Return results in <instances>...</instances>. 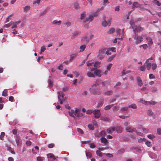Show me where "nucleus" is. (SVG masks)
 Listing matches in <instances>:
<instances>
[{
  "label": "nucleus",
  "mask_w": 161,
  "mask_h": 161,
  "mask_svg": "<svg viewBox=\"0 0 161 161\" xmlns=\"http://www.w3.org/2000/svg\"><path fill=\"white\" fill-rule=\"evenodd\" d=\"M130 25L131 28L133 29L135 35H137L138 32H142L144 30V28L141 25H135V22L133 20L130 21Z\"/></svg>",
  "instance_id": "obj_1"
},
{
  "label": "nucleus",
  "mask_w": 161,
  "mask_h": 161,
  "mask_svg": "<svg viewBox=\"0 0 161 161\" xmlns=\"http://www.w3.org/2000/svg\"><path fill=\"white\" fill-rule=\"evenodd\" d=\"M69 115L75 118V116L77 117H81L83 116V114L81 113L80 110L78 108H75V110L71 109L69 111Z\"/></svg>",
  "instance_id": "obj_2"
},
{
  "label": "nucleus",
  "mask_w": 161,
  "mask_h": 161,
  "mask_svg": "<svg viewBox=\"0 0 161 161\" xmlns=\"http://www.w3.org/2000/svg\"><path fill=\"white\" fill-rule=\"evenodd\" d=\"M103 21L102 23L103 26L105 27L107 25L109 26L110 25L111 21V19H108L106 17V16H104L103 17Z\"/></svg>",
  "instance_id": "obj_3"
},
{
  "label": "nucleus",
  "mask_w": 161,
  "mask_h": 161,
  "mask_svg": "<svg viewBox=\"0 0 161 161\" xmlns=\"http://www.w3.org/2000/svg\"><path fill=\"white\" fill-rule=\"evenodd\" d=\"M91 92L92 94L94 95H99L101 94L102 91L98 88H91Z\"/></svg>",
  "instance_id": "obj_4"
},
{
  "label": "nucleus",
  "mask_w": 161,
  "mask_h": 161,
  "mask_svg": "<svg viewBox=\"0 0 161 161\" xmlns=\"http://www.w3.org/2000/svg\"><path fill=\"white\" fill-rule=\"evenodd\" d=\"M134 39H136L135 43L136 44L140 43L142 41L143 37L142 36H138L137 35H135Z\"/></svg>",
  "instance_id": "obj_5"
},
{
  "label": "nucleus",
  "mask_w": 161,
  "mask_h": 161,
  "mask_svg": "<svg viewBox=\"0 0 161 161\" xmlns=\"http://www.w3.org/2000/svg\"><path fill=\"white\" fill-rule=\"evenodd\" d=\"M93 114L94 117L96 119L99 118L101 116V113L100 110H95L93 111Z\"/></svg>",
  "instance_id": "obj_6"
},
{
  "label": "nucleus",
  "mask_w": 161,
  "mask_h": 161,
  "mask_svg": "<svg viewBox=\"0 0 161 161\" xmlns=\"http://www.w3.org/2000/svg\"><path fill=\"white\" fill-rule=\"evenodd\" d=\"M58 94V100L62 99L63 100H65V98L64 97V94L62 92L58 91L57 92Z\"/></svg>",
  "instance_id": "obj_7"
},
{
  "label": "nucleus",
  "mask_w": 161,
  "mask_h": 161,
  "mask_svg": "<svg viewBox=\"0 0 161 161\" xmlns=\"http://www.w3.org/2000/svg\"><path fill=\"white\" fill-rule=\"evenodd\" d=\"M93 19V16L92 15H90L88 17L86 18V19L83 20V23H86L88 21L89 22L92 21Z\"/></svg>",
  "instance_id": "obj_8"
},
{
  "label": "nucleus",
  "mask_w": 161,
  "mask_h": 161,
  "mask_svg": "<svg viewBox=\"0 0 161 161\" xmlns=\"http://www.w3.org/2000/svg\"><path fill=\"white\" fill-rule=\"evenodd\" d=\"M94 74L98 77H100L103 74L101 71L100 69H97L94 71Z\"/></svg>",
  "instance_id": "obj_9"
},
{
  "label": "nucleus",
  "mask_w": 161,
  "mask_h": 161,
  "mask_svg": "<svg viewBox=\"0 0 161 161\" xmlns=\"http://www.w3.org/2000/svg\"><path fill=\"white\" fill-rule=\"evenodd\" d=\"M106 49V48H102L100 49L98 53V56H101L105 52Z\"/></svg>",
  "instance_id": "obj_10"
},
{
  "label": "nucleus",
  "mask_w": 161,
  "mask_h": 161,
  "mask_svg": "<svg viewBox=\"0 0 161 161\" xmlns=\"http://www.w3.org/2000/svg\"><path fill=\"white\" fill-rule=\"evenodd\" d=\"M73 7L75 10H78L80 9L79 4L77 2H75L73 4Z\"/></svg>",
  "instance_id": "obj_11"
},
{
  "label": "nucleus",
  "mask_w": 161,
  "mask_h": 161,
  "mask_svg": "<svg viewBox=\"0 0 161 161\" xmlns=\"http://www.w3.org/2000/svg\"><path fill=\"white\" fill-rule=\"evenodd\" d=\"M136 80L139 86H142L143 85V83L142 80L140 77H137L136 78Z\"/></svg>",
  "instance_id": "obj_12"
},
{
  "label": "nucleus",
  "mask_w": 161,
  "mask_h": 161,
  "mask_svg": "<svg viewBox=\"0 0 161 161\" xmlns=\"http://www.w3.org/2000/svg\"><path fill=\"white\" fill-rule=\"evenodd\" d=\"M101 83L100 81L97 80H96L94 84L92 86V88H95L97 86H99Z\"/></svg>",
  "instance_id": "obj_13"
},
{
  "label": "nucleus",
  "mask_w": 161,
  "mask_h": 161,
  "mask_svg": "<svg viewBox=\"0 0 161 161\" xmlns=\"http://www.w3.org/2000/svg\"><path fill=\"white\" fill-rule=\"evenodd\" d=\"M126 130L127 132H136V128L132 129L130 126L127 127L126 128Z\"/></svg>",
  "instance_id": "obj_14"
},
{
  "label": "nucleus",
  "mask_w": 161,
  "mask_h": 161,
  "mask_svg": "<svg viewBox=\"0 0 161 161\" xmlns=\"http://www.w3.org/2000/svg\"><path fill=\"white\" fill-rule=\"evenodd\" d=\"M115 127L114 126L110 127L107 129V131L109 133H111L115 130Z\"/></svg>",
  "instance_id": "obj_15"
},
{
  "label": "nucleus",
  "mask_w": 161,
  "mask_h": 161,
  "mask_svg": "<svg viewBox=\"0 0 161 161\" xmlns=\"http://www.w3.org/2000/svg\"><path fill=\"white\" fill-rule=\"evenodd\" d=\"M101 141L105 145H108V142L106 139L104 137H102L100 139Z\"/></svg>",
  "instance_id": "obj_16"
},
{
  "label": "nucleus",
  "mask_w": 161,
  "mask_h": 161,
  "mask_svg": "<svg viewBox=\"0 0 161 161\" xmlns=\"http://www.w3.org/2000/svg\"><path fill=\"white\" fill-rule=\"evenodd\" d=\"M77 56V54L76 53L72 54L70 55V57L69 59V62H72V60L75 58Z\"/></svg>",
  "instance_id": "obj_17"
},
{
  "label": "nucleus",
  "mask_w": 161,
  "mask_h": 161,
  "mask_svg": "<svg viewBox=\"0 0 161 161\" xmlns=\"http://www.w3.org/2000/svg\"><path fill=\"white\" fill-rule=\"evenodd\" d=\"M47 156L48 158H53V160H56L57 158V157H55L53 154L52 153L47 154Z\"/></svg>",
  "instance_id": "obj_18"
},
{
  "label": "nucleus",
  "mask_w": 161,
  "mask_h": 161,
  "mask_svg": "<svg viewBox=\"0 0 161 161\" xmlns=\"http://www.w3.org/2000/svg\"><path fill=\"white\" fill-rule=\"evenodd\" d=\"M111 82V81L110 80H106L102 82V84L103 86H105L106 85H108Z\"/></svg>",
  "instance_id": "obj_19"
},
{
  "label": "nucleus",
  "mask_w": 161,
  "mask_h": 161,
  "mask_svg": "<svg viewBox=\"0 0 161 161\" xmlns=\"http://www.w3.org/2000/svg\"><path fill=\"white\" fill-rule=\"evenodd\" d=\"M20 22V21H18L15 22H14L13 24V25L11 27L12 29H13L14 28H16L17 27V25L19 24Z\"/></svg>",
  "instance_id": "obj_20"
},
{
  "label": "nucleus",
  "mask_w": 161,
  "mask_h": 161,
  "mask_svg": "<svg viewBox=\"0 0 161 161\" xmlns=\"http://www.w3.org/2000/svg\"><path fill=\"white\" fill-rule=\"evenodd\" d=\"M146 39L148 42V44H152L153 43V42L152 41V39L149 37H147L146 38Z\"/></svg>",
  "instance_id": "obj_21"
},
{
  "label": "nucleus",
  "mask_w": 161,
  "mask_h": 161,
  "mask_svg": "<svg viewBox=\"0 0 161 161\" xmlns=\"http://www.w3.org/2000/svg\"><path fill=\"white\" fill-rule=\"evenodd\" d=\"M115 130L118 132L120 133L122 131V129L121 127L118 126L115 127Z\"/></svg>",
  "instance_id": "obj_22"
},
{
  "label": "nucleus",
  "mask_w": 161,
  "mask_h": 161,
  "mask_svg": "<svg viewBox=\"0 0 161 161\" xmlns=\"http://www.w3.org/2000/svg\"><path fill=\"white\" fill-rule=\"evenodd\" d=\"M145 64H147L146 65V68L148 70H149L151 69L152 65L151 63L149 62H146V61Z\"/></svg>",
  "instance_id": "obj_23"
},
{
  "label": "nucleus",
  "mask_w": 161,
  "mask_h": 161,
  "mask_svg": "<svg viewBox=\"0 0 161 161\" xmlns=\"http://www.w3.org/2000/svg\"><path fill=\"white\" fill-rule=\"evenodd\" d=\"M87 76L89 77H95V75L92 72H88L87 73Z\"/></svg>",
  "instance_id": "obj_24"
},
{
  "label": "nucleus",
  "mask_w": 161,
  "mask_h": 161,
  "mask_svg": "<svg viewBox=\"0 0 161 161\" xmlns=\"http://www.w3.org/2000/svg\"><path fill=\"white\" fill-rule=\"evenodd\" d=\"M140 5L137 2H134L133 3L132 9H134V8L139 7Z\"/></svg>",
  "instance_id": "obj_25"
},
{
  "label": "nucleus",
  "mask_w": 161,
  "mask_h": 161,
  "mask_svg": "<svg viewBox=\"0 0 161 161\" xmlns=\"http://www.w3.org/2000/svg\"><path fill=\"white\" fill-rule=\"evenodd\" d=\"M31 9V7L30 6H26L23 7L24 11V12H27L28 11L30 10Z\"/></svg>",
  "instance_id": "obj_26"
},
{
  "label": "nucleus",
  "mask_w": 161,
  "mask_h": 161,
  "mask_svg": "<svg viewBox=\"0 0 161 161\" xmlns=\"http://www.w3.org/2000/svg\"><path fill=\"white\" fill-rule=\"evenodd\" d=\"M140 102L142 103L143 104H145V105H150V102L147 101L143 100H141L139 101Z\"/></svg>",
  "instance_id": "obj_27"
},
{
  "label": "nucleus",
  "mask_w": 161,
  "mask_h": 161,
  "mask_svg": "<svg viewBox=\"0 0 161 161\" xmlns=\"http://www.w3.org/2000/svg\"><path fill=\"white\" fill-rule=\"evenodd\" d=\"M86 47V45L85 44L81 46L80 48V52H83L84 51Z\"/></svg>",
  "instance_id": "obj_28"
},
{
  "label": "nucleus",
  "mask_w": 161,
  "mask_h": 161,
  "mask_svg": "<svg viewBox=\"0 0 161 161\" xmlns=\"http://www.w3.org/2000/svg\"><path fill=\"white\" fill-rule=\"evenodd\" d=\"M61 23V21L60 20L58 21L57 20H54L52 22L53 24H57L58 25H60Z\"/></svg>",
  "instance_id": "obj_29"
},
{
  "label": "nucleus",
  "mask_w": 161,
  "mask_h": 161,
  "mask_svg": "<svg viewBox=\"0 0 161 161\" xmlns=\"http://www.w3.org/2000/svg\"><path fill=\"white\" fill-rule=\"evenodd\" d=\"M8 91L7 90L5 89L3 91L2 93V95L4 97H7L8 96Z\"/></svg>",
  "instance_id": "obj_30"
},
{
  "label": "nucleus",
  "mask_w": 161,
  "mask_h": 161,
  "mask_svg": "<svg viewBox=\"0 0 161 161\" xmlns=\"http://www.w3.org/2000/svg\"><path fill=\"white\" fill-rule=\"evenodd\" d=\"M86 16V13L85 12H82L81 14V16L80 17V19L83 20L84 19Z\"/></svg>",
  "instance_id": "obj_31"
},
{
  "label": "nucleus",
  "mask_w": 161,
  "mask_h": 161,
  "mask_svg": "<svg viewBox=\"0 0 161 161\" xmlns=\"http://www.w3.org/2000/svg\"><path fill=\"white\" fill-rule=\"evenodd\" d=\"M113 104H111L107 105L105 107L104 109L106 110H108L111 108L113 106Z\"/></svg>",
  "instance_id": "obj_32"
},
{
  "label": "nucleus",
  "mask_w": 161,
  "mask_h": 161,
  "mask_svg": "<svg viewBox=\"0 0 161 161\" xmlns=\"http://www.w3.org/2000/svg\"><path fill=\"white\" fill-rule=\"evenodd\" d=\"M7 150L8 151H9L12 154H15V152L13 150L12 148L9 147H7Z\"/></svg>",
  "instance_id": "obj_33"
},
{
  "label": "nucleus",
  "mask_w": 161,
  "mask_h": 161,
  "mask_svg": "<svg viewBox=\"0 0 161 161\" xmlns=\"http://www.w3.org/2000/svg\"><path fill=\"white\" fill-rule=\"evenodd\" d=\"M115 31L114 28H111L109 29L107 31V33L108 34H111L113 33Z\"/></svg>",
  "instance_id": "obj_34"
},
{
  "label": "nucleus",
  "mask_w": 161,
  "mask_h": 161,
  "mask_svg": "<svg viewBox=\"0 0 161 161\" xmlns=\"http://www.w3.org/2000/svg\"><path fill=\"white\" fill-rule=\"evenodd\" d=\"M125 151V150L123 148L119 150L117 152V153L118 154H123Z\"/></svg>",
  "instance_id": "obj_35"
},
{
  "label": "nucleus",
  "mask_w": 161,
  "mask_h": 161,
  "mask_svg": "<svg viewBox=\"0 0 161 161\" xmlns=\"http://www.w3.org/2000/svg\"><path fill=\"white\" fill-rule=\"evenodd\" d=\"M129 108H132L133 109H136L137 108V106L135 104H132L128 106Z\"/></svg>",
  "instance_id": "obj_36"
},
{
  "label": "nucleus",
  "mask_w": 161,
  "mask_h": 161,
  "mask_svg": "<svg viewBox=\"0 0 161 161\" xmlns=\"http://www.w3.org/2000/svg\"><path fill=\"white\" fill-rule=\"evenodd\" d=\"M113 92L112 90H110L105 92L104 94L107 96L111 95H112Z\"/></svg>",
  "instance_id": "obj_37"
},
{
  "label": "nucleus",
  "mask_w": 161,
  "mask_h": 161,
  "mask_svg": "<svg viewBox=\"0 0 161 161\" xmlns=\"http://www.w3.org/2000/svg\"><path fill=\"white\" fill-rule=\"evenodd\" d=\"M101 119L102 120L105 121H109V119L108 118L104 116L102 117L101 118Z\"/></svg>",
  "instance_id": "obj_38"
},
{
  "label": "nucleus",
  "mask_w": 161,
  "mask_h": 161,
  "mask_svg": "<svg viewBox=\"0 0 161 161\" xmlns=\"http://www.w3.org/2000/svg\"><path fill=\"white\" fill-rule=\"evenodd\" d=\"M5 133L4 132H2L0 134V139L3 140Z\"/></svg>",
  "instance_id": "obj_39"
},
{
  "label": "nucleus",
  "mask_w": 161,
  "mask_h": 161,
  "mask_svg": "<svg viewBox=\"0 0 161 161\" xmlns=\"http://www.w3.org/2000/svg\"><path fill=\"white\" fill-rule=\"evenodd\" d=\"M145 66H146L145 64H144L140 68H139L140 70L141 71H144L146 69Z\"/></svg>",
  "instance_id": "obj_40"
},
{
  "label": "nucleus",
  "mask_w": 161,
  "mask_h": 161,
  "mask_svg": "<svg viewBox=\"0 0 161 161\" xmlns=\"http://www.w3.org/2000/svg\"><path fill=\"white\" fill-rule=\"evenodd\" d=\"M48 9V8H46V9H45L43 11L41 12L40 14V16L44 15L47 12Z\"/></svg>",
  "instance_id": "obj_41"
},
{
  "label": "nucleus",
  "mask_w": 161,
  "mask_h": 161,
  "mask_svg": "<svg viewBox=\"0 0 161 161\" xmlns=\"http://www.w3.org/2000/svg\"><path fill=\"white\" fill-rule=\"evenodd\" d=\"M14 23V22L12 21L10 22L9 23L7 24L4 25V26L6 27V28H8L11 26Z\"/></svg>",
  "instance_id": "obj_42"
},
{
  "label": "nucleus",
  "mask_w": 161,
  "mask_h": 161,
  "mask_svg": "<svg viewBox=\"0 0 161 161\" xmlns=\"http://www.w3.org/2000/svg\"><path fill=\"white\" fill-rule=\"evenodd\" d=\"M88 127L89 129L90 130H93L94 129L93 125L92 124H89L88 125Z\"/></svg>",
  "instance_id": "obj_43"
},
{
  "label": "nucleus",
  "mask_w": 161,
  "mask_h": 161,
  "mask_svg": "<svg viewBox=\"0 0 161 161\" xmlns=\"http://www.w3.org/2000/svg\"><path fill=\"white\" fill-rule=\"evenodd\" d=\"M157 66L155 63H153L152 65V69L153 70H155L157 68Z\"/></svg>",
  "instance_id": "obj_44"
},
{
  "label": "nucleus",
  "mask_w": 161,
  "mask_h": 161,
  "mask_svg": "<svg viewBox=\"0 0 161 161\" xmlns=\"http://www.w3.org/2000/svg\"><path fill=\"white\" fill-rule=\"evenodd\" d=\"M64 24L67 27H69L71 26V22L69 21H67L65 23H64Z\"/></svg>",
  "instance_id": "obj_45"
},
{
  "label": "nucleus",
  "mask_w": 161,
  "mask_h": 161,
  "mask_svg": "<svg viewBox=\"0 0 161 161\" xmlns=\"http://www.w3.org/2000/svg\"><path fill=\"white\" fill-rule=\"evenodd\" d=\"M96 154H97L100 157H102L103 155H102V153L101 152V151H99L98 150H97L96 151Z\"/></svg>",
  "instance_id": "obj_46"
},
{
  "label": "nucleus",
  "mask_w": 161,
  "mask_h": 161,
  "mask_svg": "<svg viewBox=\"0 0 161 161\" xmlns=\"http://www.w3.org/2000/svg\"><path fill=\"white\" fill-rule=\"evenodd\" d=\"M146 139L144 138H141L140 139H139L138 140V142H139L142 143L143 142H146Z\"/></svg>",
  "instance_id": "obj_47"
},
{
  "label": "nucleus",
  "mask_w": 161,
  "mask_h": 161,
  "mask_svg": "<svg viewBox=\"0 0 161 161\" xmlns=\"http://www.w3.org/2000/svg\"><path fill=\"white\" fill-rule=\"evenodd\" d=\"M46 50L45 47L44 46H42L41 48V52L40 53V54H42V52H44V51Z\"/></svg>",
  "instance_id": "obj_48"
},
{
  "label": "nucleus",
  "mask_w": 161,
  "mask_h": 161,
  "mask_svg": "<svg viewBox=\"0 0 161 161\" xmlns=\"http://www.w3.org/2000/svg\"><path fill=\"white\" fill-rule=\"evenodd\" d=\"M48 82L49 83V86L50 87H52L53 85V82L51 79H48Z\"/></svg>",
  "instance_id": "obj_49"
},
{
  "label": "nucleus",
  "mask_w": 161,
  "mask_h": 161,
  "mask_svg": "<svg viewBox=\"0 0 161 161\" xmlns=\"http://www.w3.org/2000/svg\"><path fill=\"white\" fill-rule=\"evenodd\" d=\"M100 136H105L106 135L105 131L104 130L100 132Z\"/></svg>",
  "instance_id": "obj_50"
},
{
  "label": "nucleus",
  "mask_w": 161,
  "mask_h": 161,
  "mask_svg": "<svg viewBox=\"0 0 161 161\" xmlns=\"http://www.w3.org/2000/svg\"><path fill=\"white\" fill-rule=\"evenodd\" d=\"M100 64V62L98 61H96L95 62L94 66V67H97Z\"/></svg>",
  "instance_id": "obj_51"
},
{
  "label": "nucleus",
  "mask_w": 161,
  "mask_h": 161,
  "mask_svg": "<svg viewBox=\"0 0 161 161\" xmlns=\"http://www.w3.org/2000/svg\"><path fill=\"white\" fill-rule=\"evenodd\" d=\"M147 113L148 115H151L153 114V112H152L151 110L149 109L147 110Z\"/></svg>",
  "instance_id": "obj_52"
},
{
  "label": "nucleus",
  "mask_w": 161,
  "mask_h": 161,
  "mask_svg": "<svg viewBox=\"0 0 161 161\" xmlns=\"http://www.w3.org/2000/svg\"><path fill=\"white\" fill-rule=\"evenodd\" d=\"M21 141L19 138H17L16 139V142L18 146L20 144Z\"/></svg>",
  "instance_id": "obj_53"
},
{
  "label": "nucleus",
  "mask_w": 161,
  "mask_h": 161,
  "mask_svg": "<svg viewBox=\"0 0 161 161\" xmlns=\"http://www.w3.org/2000/svg\"><path fill=\"white\" fill-rule=\"evenodd\" d=\"M93 111L92 110H88L86 111V113L87 114H90L92 113H93Z\"/></svg>",
  "instance_id": "obj_54"
},
{
  "label": "nucleus",
  "mask_w": 161,
  "mask_h": 161,
  "mask_svg": "<svg viewBox=\"0 0 161 161\" xmlns=\"http://www.w3.org/2000/svg\"><path fill=\"white\" fill-rule=\"evenodd\" d=\"M145 144L148 147H150L152 146L151 142H150L147 141L145 142Z\"/></svg>",
  "instance_id": "obj_55"
},
{
  "label": "nucleus",
  "mask_w": 161,
  "mask_h": 161,
  "mask_svg": "<svg viewBox=\"0 0 161 161\" xmlns=\"http://www.w3.org/2000/svg\"><path fill=\"white\" fill-rule=\"evenodd\" d=\"M147 137L150 139H152L155 137V136L152 135H149L147 136Z\"/></svg>",
  "instance_id": "obj_56"
},
{
  "label": "nucleus",
  "mask_w": 161,
  "mask_h": 161,
  "mask_svg": "<svg viewBox=\"0 0 161 161\" xmlns=\"http://www.w3.org/2000/svg\"><path fill=\"white\" fill-rule=\"evenodd\" d=\"M103 101H101L100 102H99L97 106L98 107H100L102 106L103 104Z\"/></svg>",
  "instance_id": "obj_57"
},
{
  "label": "nucleus",
  "mask_w": 161,
  "mask_h": 161,
  "mask_svg": "<svg viewBox=\"0 0 161 161\" xmlns=\"http://www.w3.org/2000/svg\"><path fill=\"white\" fill-rule=\"evenodd\" d=\"M112 66V64H110L107 66V69L108 70H109Z\"/></svg>",
  "instance_id": "obj_58"
},
{
  "label": "nucleus",
  "mask_w": 161,
  "mask_h": 161,
  "mask_svg": "<svg viewBox=\"0 0 161 161\" xmlns=\"http://www.w3.org/2000/svg\"><path fill=\"white\" fill-rule=\"evenodd\" d=\"M151 90L153 92H156L157 91V87H152L151 88Z\"/></svg>",
  "instance_id": "obj_59"
},
{
  "label": "nucleus",
  "mask_w": 161,
  "mask_h": 161,
  "mask_svg": "<svg viewBox=\"0 0 161 161\" xmlns=\"http://www.w3.org/2000/svg\"><path fill=\"white\" fill-rule=\"evenodd\" d=\"M86 155L87 157L91 158L92 156V154L90 152H87L86 153Z\"/></svg>",
  "instance_id": "obj_60"
},
{
  "label": "nucleus",
  "mask_w": 161,
  "mask_h": 161,
  "mask_svg": "<svg viewBox=\"0 0 161 161\" xmlns=\"http://www.w3.org/2000/svg\"><path fill=\"white\" fill-rule=\"evenodd\" d=\"M93 64L92 62H90V61H87V65L88 66H92Z\"/></svg>",
  "instance_id": "obj_61"
},
{
  "label": "nucleus",
  "mask_w": 161,
  "mask_h": 161,
  "mask_svg": "<svg viewBox=\"0 0 161 161\" xmlns=\"http://www.w3.org/2000/svg\"><path fill=\"white\" fill-rule=\"evenodd\" d=\"M9 100L10 101H11L12 102L14 101V97H13L12 96H10L9 97Z\"/></svg>",
  "instance_id": "obj_62"
},
{
  "label": "nucleus",
  "mask_w": 161,
  "mask_h": 161,
  "mask_svg": "<svg viewBox=\"0 0 161 161\" xmlns=\"http://www.w3.org/2000/svg\"><path fill=\"white\" fill-rule=\"evenodd\" d=\"M119 109V107L118 106H116L114 107L113 110L114 111H118Z\"/></svg>",
  "instance_id": "obj_63"
},
{
  "label": "nucleus",
  "mask_w": 161,
  "mask_h": 161,
  "mask_svg": "<svg viewBox=\"0 0 161 161\" xmlns=\"http://www.w3.org/2000/svg\"><path fill=\"white\" fill-rule=\"evenodd\" d=\"M54 146V145L53 143H51L50 144H49L48 145V147L49 148H53Z\"/></svg>",
  "instance_id": "obj_64"
}]
</instances>
